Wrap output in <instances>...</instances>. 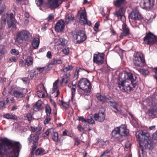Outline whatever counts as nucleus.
I'll return each mask as SVG.
<instances>
[{
    "mask_svg": "<svg viewBox=\"0 0 157 157\" xmlns=\"http://www.w3.org/2000/svg\"><path fill=\"white\" fill-rule=\"evenodd\" d=\"M73 139L75 141L74 145L75 146H78L80 144L81 140H80L77 137H74L73 138Z\"/></svg>",
    "mask_w": 157,
    "mask_h": 157,
    "instance_id": "a19ab883",
    "label": "nucleus"
},
{
    "mask_svg": "<svg viewBox=\"0 0 157 157\" xmlns=\"http://www.w3.org/2000/svg\"><path fill=\"white\" fill-rule=\"evenodd\" d=\"M105 55L103 53H98L94 55L93 61L98 65H101L104 63Z\"/></svg>",
    "mask_w": 157,
    "mask_h": 157,
    "instance_id": "f3484780",
    "label": "nucleus"
},
{
    "mask_svg": "<svg viewBox=\"0 0 157 157\" xmlns=\"http://www.w3.org/2000/svg\"><path fill=\"white\" fill-rule=\"evenodd\" d=\"M73 68L72 65H68L67 66L65 67L63 69V71L65 74L62 77V83L67 84L69 80V77L70 76V71H71Z\"/></svg>",
    "mask_w": 157,
    "mask_h": 157,
    "instance_id": "f8f14e48",
    "label": "nucleus"
},
{
    "mask_svg": "<svg viewBox=\"0 0 157 157\" xmlns=\"http://www.w3.org/2000/svg\"><path fill=\"white\" fill-rule=\"evenodd\" d=\"M78 13L79 16V20L80 23L82 22L81 21L86 19V13L85 9L79 10L78 12Z\"/></svg>",
    "mask_w": 157,
    "mask_h": 157,
    "instance_id": "393cba45",
    "label": "nucleus"
},
{
    "mask_svg": "<svg viewBox=\"0 0 157 157\" xmlns=\"http://www.w3.org/2000/svg\"><path fill=\"white\" fill-rule=\"evenodd\" d=\"M136 79L137 77L133 76L131 73L123 71L119 74L117 80V86L123 92L129 93L133 90V88L137 86Z\"/></svg>",
    "mask_w": 157,
    "mask_h": 157,
    "instance_id": "f257e3e1",
    "label": "nucleus"
},
{
    "mask_svg": "<svg viewBox=\"0 0 157 157\" xmlns=\"http://www.w3.org/2000/svg\"><path fill=\"white\" fill-rule=\"evenodd\" d=\"M52 138V140L56 142H60V140L59 139L58 133L57 132H54L53 130L52 133L51 134Z\"/></svg>",
    "mask_w": 157,
    "mask_h": 157,
    "instance_id": "c756f323",
    "label": "nucleus"
},
{
    "mask_svg": "<svg viewBox=\"0 0 157 157\" xmlns=\"http://www.w3.org/2000/svg\"><path fill=\"white\" fill-rule=\"evenodd\" d=\"M1 23L4 25L7 22L8 28L16 29L17 21L15 19L13 13H10L9 16L7 14H4L2 17Z\"/></svg>",
    "mask_w": 157,
    "mask_h": 157,
    "instance_id": "39448f33",
    "label": "nucleus"
},
{
    "mask_svg": "<svg viewBox=\"0 0 157 157\" xmlns=\"http://www.w3.org/2000/svg\"><path fill=\"white\" fill-rule=\"evenodd\" d=\"M65 22L63 20L58 21L55 25V29L57 32H60L63 31L65 27Z\"/></svg>",
    "mask_w": 157,
    "mask_h": 157,
    "instance_id": "6ab92c4d",
    "label": "nucleus"
},
{
    "mask_svg": "<svg viewBox=\"0 0 157 157\" xmlns=\"http://www.w3.org/2000/svg\"><path fill=\"white\" fill-rule=\"evenodd\" d=\"M36 76V71L34 70H32L30 71V78L31 79H33Z\"/></svg>",
    "mask_w": 157,
    "mask_h": 157,
    "instance_id": "de8ad7c7",
    "label": "nucleus"
},
{
    "mask_svg": "<svg viewBox=\"0 0 157 157\" xmlns=\"http://www.w3.org/2000/svg\"><path fill=\"white\" fill-rule=\"evenodd\" d=\"M77 128L80 132L84 133L85 131L84 128L82 127V126L80 124H79L78 125L77 127Z\"/></svg>",
    "mask_w": 157,
    "mask_h": 157,
    "instance_id": "37998d69",
    "label": "nucleus"
},
{
    "mask_svg": "<svg viewBox=\"0 0 157 157\" xmlns=\"http://www.w3.org/2000/svg\"><path fill=\"white\" fill-rule=\"evenodd\" d=\"M39 136L37 134H31L28 138L30 143H38Z\"/></svg>",
    "mask_w": 157,
    "mask_h": 157,
    "instance_id": "a878e982",
    "label": "nucleus"
},
{
    "mask_svg": "<svg viewBox=\"0 0 157 157\" xmlns=\"http://www.w3.org/2000/svg\"><path fill=\"white\" fill-rule=\"evenodd\" d=\"M33 58L30 56H28L25 59V62L27 65L29 66L33 64Z\"/></svg>",
    "mask_w": 157,
    "mask_h": 157,
    "instance_id": "e433bc0d",
    "label": "nucleus"
},
{
    "mask_svg": "<svg viewBox=\"0 0 157 157\" xmlns=\"http://www.w3.org/2000/svg\"><path fill=\"white\" fill-rule=\"evenodd\" d=\"M25 117H26L28 121H31L32 118V115L30 113H29L25 114Z\"/></svg>",
    "mask_w": 157,
    "mask_h": 157,
    "instance_id": "864d4df0",
    "label": "nucleus"
},
{
    "mask_svg": "<svg viewBox=\"0 0 157 157\" xmlns=\"http://www.w3.org/2000/svg\"><path fill=\"white\" fill-rule=\"evenodd\" d=\"M113 3L115 7L119 8L118 10L114 12L113 14L121 20L122 17L124 16V12L125 9L126 0H114Z\"/></svg>",
    "mask_w": 157,
    "mask_h": 157,
    "instance_id": "20e7f679",
    "label": "nucleus"
},
{
    "mask_svg": "<svg viewBox=\"0 0 157 157\" xmlns=\"http://www.w3.org/2000/svg\"><path fill=\"white\" fill-rule=\"evenodd\" d=\"M40 44V39L38 37L33 38L31 43L32 47L34 49H36L38 48Z\"/></svg>",
    "mask_w": 157,
    "mask_h": 157,
    "instance_id": "cd10ccee",
    "label": "nucleus"
},
{
    "mask_svg": "<svg viewBox=\"0 0 157 157\" xmlns=\"http://www.w3.org/2000/svg\"><path fill=\"white\" fill-rule=\"evenodd\" d=\"M96 98L102 104L105 102L106 100V97L105 95H101L100 93H98L96 95Z\"/></svg>",
    "mask_w": 157,
    "mask_h": 157,
    "instance_id": "c85d7f7f",
    "label": "nucleus"
},
{
    "mask_svg": "<svg viewBox=\"0 0 157 157\" xmlns=\"http://www.w3.org/2000/svg\"><path fill=\"white\" fill-rule=\"evenodd\" d=\"M31 36V35L29 31L27 30H20L16 34L15 41L21 43L24 41H28Z\"/></svg>",
    "mask_w": 157,
    "mask_h": 157,
    "instance_id": "0eeeda50",
    "label": "nucleus"
},
{
    "mask_svg": "<svg viewBox=\"0 0 157 157\" xmlns=\"http://www.w3.org/2000/svg\"><path fill=\"white\" fill-rule=\"evenodd\" d=\"M48 26V24L46 23L44 24L42 26L41 30L43 31H45Z\"/></svg>",
    "mask_w": 157,
    "mask_h": 157,
    "instance_id": "4d7b16f0",
    "label": "nucleus"
},
{
    "mask_svg": "<svg viewBox=\"0 0 157 157\" xmlns=\"http://www.w3.org/2000/svg\"><path fill=\"white\" fill-rule=\"evenodd\" d=\"M133 62L134 64L137 67H143L146 64L144 56L140 52H136L134 53Z\"/></svg>",
    "mask_w": 157,
    "mask_h": 157,
    "instance_id": "1a4fd4ad",
    "label": "nucleus"
},
{
    "mask_svg": "<svg viewBox=\"0 0 157 157\" xmlns=\"http://www.w3.org/2000/svg\"><path fill=\"white\" fill-rule=\"evenodd\" d=\"M37 69L41 72H42L44 71H46L49 70L48 67H37Z\"/></svg>",
    "mask_w": 157,
    "mask_h": 157,
    "instance_id": "a18cd8bd",
    "label": "nucleus"
},
{
    "mask_svg": "<svg viewBox=\"0 0 157 157\" xmlns=\"http://www.w3.org/2000/svg\"><path fill=\"white\" fill-rule=\"evenodd\" d=\"M99 26V23L98 22H96L95 24V25H94V29H94V30H96V29H97V30L98 29Z\"/></svg>",
    "mask_w": 157,
    "mask_h": 157,
    "instance_id": "338daca9",
    "label": "nucleus"
},
{
    "mask_svg": "<svg viewBox=\"0 0 157 157\" xmlns=\"http://www.w3.org/2000/svg\"><path fill=\"white\" fill-rule=\"evenodd\" d=\"M155 1V0H141L140 6L144 9L150 10L154 6Z\"/></svg>",
    "mask_w": 157,
    "mask_h": 157,
    "instance_id": "2eb2a0df",
    "label": "nucleus"
},
{
    "mask_svg": "<svg viewBox=\"0 0 157 157\" xmlns=\"http://www.w3.org/2000/svg\"><path fill=\"white\" fill-rule=\"evenodd\" d=\"M90 119L87 118V119L84 118L83 117H78V120L81 121L82 122L90 123H94V121L92 118V115L90 114Z\"/></svg>",
    "mask_w": 157,
    "mask_h": 157,
    "instance_id": "bb28decb",
    "label": "nucleus"
},
{
    "mask_svg": "<svg viewBox=\"0 0 157 157\" xmlns=\"http://www.w3.org/2000/svg\"><path fill=\"white\" fill-rule=\"evenodd\" d=\"M98 143H99V144H101L102 146L104 145H107L109 143V140H106L104 141L102 139H99L98 141Z\"/></svg>",
    "mask_w": 157,
    "mask_h": 157,
    "instance_id": "4c0bfd02",
    "label": "nucleus"
},
{
    "mask_svg": "<svg viewBox=\"0 0 157 157\" xmlns=\"http://www.w3.org/2000/svg\"><path fill=\"white\" fill-rule=\"evenodd\" d=\"M37 94L38 96L40 98H43L44 96V94L42 92H38Z\"/></svg>",
    "mask_w": 157,
    "mask_h": 157,
    "instance_id": "69168bd1",
    "label": "nucleus"
},
{
    "mask_svg": "<svg viewBox=\"0 0 157 157\" xmlns=\"http://www.w3.org/2000/svg\"><path fill=\"white\" fill-rule=\"evenodd\" d=\"M57 43L58 45L64 47L67 45V42L64 38H61L58 40Z\"/></svg>",
    "mask_w": 157,
    "mask_h": 157,
    "instance_id": "2f4dec72",
    "label": "nucleus"
},
{
    "mask_svg": "<svg viewBox=\"0 0 157 157\" xmlns=\"http://www.w3.org/2000/svg\"><path fill=\"white\" fill-rule=\"evenodd\" d=\"M136 136L137 140L139 142V157H141V154L143 156L144 155L146 154V152L144 151V147L145 149H152L154 144L149 134L146 131H138L136 133Z\"/></svg>",
    "mask_w": 157,
    "mask_h": 157,
    "instance_id": "7ed1b4c3",
    "label": "nucleus"
},
{
    "mask_svg": "<svg viewBox=\"0 0 157 157\" xmlns=\"http://www.w3.org/2000/svg\"><path fill=\"white\" fill-rule=\"evenodd\" d=\"M122 32L120 35V37L121 39L123 38L124 36H126L130 34V30L127 26L126 24L123 23L122 25Z\"/></svg>",
    "mask_w": 157,
    "mask_h": 157,
    "instance_id": "aec40b11",
    "label": "nucleus"
},
{
    "mask_svg": "<svg viewBox=\"0 0 157 157\" xmlns=\"http://www.w3.org/2000/svg\"><path fill=\"white\" fill-rule=\"evenodd\" d=\"M118 127H117L112 131L111 133L112 136L119 141H122V138L119 131Z\"/></svg>",
    "mask_w": 157,
    "mask_h": 157,
    "instance_id": "412c9836",
    "label": "nucleus"
},
{
    "mask_svg": "<svg viewBox=\"0 0 157 157\" xmlns=\"http://www.w3.org/2000/svg\"><path fill=\"white\" fill-rule=\"evenodd\" d=\"M46 56L49 59H51L52 58V54L50 51H49L47 52V53Z\"/></svg>",
    "mask_w": 157,
    "mask_h": 157,
    "instance_id": "0e129e2a",
    "label": "nucleus"
},
{
    "mask_svg": "<svg viewBox=\"0 0 157 157\" xmlns=\"http://www.w3.org/2000/svg\"><path fill=\"white\" fill-rule=\"evenodd\" d=\"M3 117L4 118L7 119H11L15 120H16L17 119V117L16 115L10 113L4 114Z\"/></svg>",
    "mask_w": 157,
    "mask_h": 157,
    "instance_id": "7c9ffc66",
    "label": "nucleus"
},
{
    "mask_svg": "<svg viewBox=\"0 0 157 157\" xmlns=\"http://www.w3.org/2000/svg\"><path fill=\"white\" fill-rule=\"evenodd\" d=\"M152 138L153 140L157 142V130L152 135Z\"/></svg>",
    "mask_w": 157,
    "mask_h": 157,
    "instance_id": "052dcab7",
    "label": "nucleus"
},
{
    "mask_svg": "<svg viewBox=\"0 0 157 157\" xmlns=\"http://www.w3.org/2000/svg\"><path fill=\"white\" fill-rule=\"evenodd\" d=\"M63 53L65 55H68L69 52V49L68 48L65 47L62 50Z\"/></svg>",
    "mask_w": 157,
    "mask_h": 157,
    "instance_id": "603ef678",
    "label": "nucleus"
},
{
    "mask_svg": "<svg viewBox=\"0 0 157 157\" xmlns=\"http://www.w3.org/2000/svg\"><path fill=\"white\" fill-rule=\"evenodd\" d=\"M21 148L19 142L2 138L0 142V156L4 155L7 157H17Z\"/></svg>",
    "mask_w": 157,
    "mask_h": 157,
    "instance_id": "f03ea898",
    "label": "nucleus"
},
{
    "mask_svg": "<svg viewBox=\"0 0 157 157\" xmlns=\"http://www.w3.org/2000/svg\"><path fill=\"white\" fill-rule=\"evenodd\" d=\"M143 40L145 44L151 46L157 42V37L153 33L149 31L145 33Z\"/></svg>",
    "mask_w": 157,
    "mask_h": 157,
    "instance_id": "9d476101",
    "label": "nucleus"
},
{
    "mask_svg": "<svg viewBox=\"0 0 157 157\" xmlns=\"http://www.w3.org/2000/svg\"><path fill=\"white\" fill-rule=\"evenodd\" d=\"M79 71H79V69H78V67H77L75 72V74L74 77V78L75 79L78 78L79 75Z\"/></svg>",
    "mask_w": 157,
    "mask_h": 157,
    "instance_id": "c03bdc74",
    "label": "nucleus"
},
{
    "mask_svg": "<svg viewBox=\"0 0 157 157\" xmlns=\"http://www.w3.org/2000/svg\"><path fill=\"white\" fill-rule=\"evenodd\" d=\"M9 101V98H6V100H2L0 101V108H5V105Z\"/></svg>",
    "mask_w": 157,
    "mask_h": 157,
    "instance_id": "c9c22d12",
    "label": "nucleus"
},
{
    "mask_svg": "<svg viewBox=\"0 0 157 157\" xmlns=\"http://www.w3.org/2000/svg\"><path fill=\"white\" fill-rule=\"evenodd\" d=\"M17 57L15 56H13L9 59V61H10V62H17Z\"/></svg>",
    "mask_w": 157,
    "mask_h": 157,
    "instance_id": "6e6d98bb",
    "label": "nucleus"
},
{
    "mask_svg": "<svg viewBox=\"0 0 157 157\" xmlns=\"http://www.w3.org/2000/svg\"><path fill=\"white\" fill-rule=\"evenodd\" d=\"M147 105L152 108L149 110L148 114L149 116H155L157 114V101L154 97H149L146 99Z\"/></svg>",
    "mask_w": 157,
    "mask_h": 157,
    "instance_id": "423d86ee",
    "label": "nucleus"
},
{
    "mask_svg": "<svg viewBox=\"0 0 157 157\" xmlns=\"http://www.w3.org/2000/svg\"><path fill=\"white\" fill-rule=\"evenodd\" d=\"M77 86L83 90L84 92L90 93L91 91V84L89 80L86 78H80L78 82Z\"/></svg>",
    "mask_w": 157,
    "mask_h": 157,
    "instance_id": "6e6552de",
    "label": "nucleus"
},
{
    "mask_svg": "<svg viewBox=\"0 0 157 157\" xmlns=\"http://www.w3.org/2000/svg\"><path fill=\"white\" fill-rule=\"evenodd\" d=\"M61 103L62 105L64 107L67 108H68L69 105L67 103H66L65 102L63 101H61Z\"/></svg>",
    "mask_w": 157,
    "mask_h": 157,
    "instance_id": "e2e57ef3",
    "label": "nucleus"
},
{
    "mask_svg": "<svg viewBox=\"0 0 157 157\" xmlns=\"http://www.w3.org/2000/svg\"><path fill=\"white\" fill-rule=\"evenodd\" d=\"M62 2V0H48V5L51 9L57 8Z\"/></svg>",
    "mask_w": 157,
    "mask_h": 157,
    "instance_id": "a211bd4d",
    "label": "nucleus"
},
{
    "mask_svg": "<svg viewBox=\"0 0 157 157\" xmlns=\"http://www.w3.org/2000/svg\"><path fill=\"white\" fill-rule=\"evenodd\" d=\"M26 64L25 60V61H24L22 59H20L19 63L20 66L21 67H24L25 66Z\"/></svg>",
    "mask_w": 157,
    "mask_h": 157,
    "instance_id": "8fccbe9b",
    "label": "nucleus"
},
{
    "mask_svg": "<svg viewBox=\"0 0 157 157\" xmlns=\"http://www.w3.org/2000/svg\"><path fill=\"white\" fill-rule=\"evenodd\" d=\"M74 19L73 13L70 12H67L65 15V20L66 23L68 24L73 21Z\"/></svg>",
    "mask_w": 157,
    "mask_h": 157,
    "instance_id": "b1692460",
    "label": "nucleus"
},
{
    "mask_svg": "<svg viewBox=\"0 0 157 157\" xmlns=\"http://www.w3.org/2000/svg\"><path fill=\"white\" fill-rule=\"evenodd\" d=\"M153 71L155 73L153 77L157 80V67H155L153 69Z\"/></svg>",
    "mask_w": 157,
    "mask_h": 157,
    "instance_id": "5fc2aeb1",
    "label": "nucleus"
},
{
    "mask_svg": "<svg viewBox=\"0 0 157 157\" xmlns=\"http://www.w3.org/2000/svg\"><path fill=\"white\" fill-rule=\"evenodd\" d=\"M54 19V15L52 14H50L48 17L47 18L48 20V21H51L53 20Z\"/></svg>",
    "mask_w": 157,
    "mask_h": 157,
    "instance_id": "13d9d810",
    "label": "nucleus"
},
{
    "mask_svg": "<svg viewBox=\"0 0 157 157\" xmlns=\"http://www.w3.org/2000/svg\"><path fill=\"white\" fill-rule=\"evenodd\" d=\"M27 92V90L26 89L17 88L13 91L12 95L17 100L21 101L25 97Z\"/></svg>",
    "mask_w": 157,
    "mask_h": 157,
    "instance_id": "9b49d317",
    "label": "nucleus"
},
{
    "mask_svg": "<svg viewBox=\"0 0 157 157\" xmlns=\"http://www.w3.org/2000/svg\"><path fill=\"white\" fill-rule=\"evenodd\" d=\"M119 131L121 138L123 136H127L128 133V130L127 128L126 125H121L120 126L118 127Z\"/></svg>",
    "mask_w": 157,
    "mask_h": 157,
    "instance_id": "4be33fe9",
    "label": "nucleus"
},
{
    "mask_svg": "<svg viewBox=\"0 0 157 157\" xmlns=\"http://www.w3.org/2000/svg\"><path fill=\"white\" fill-rule=\"evenodd\" d=\"M51 120V117L50 116H47L46 118L44 121V124H48Z\"/></svg>",
    "mask_w": 157,
    "mask_h": 157,
    "instance_id": "49530a36",
    "label": "nucleus"
},
{
    "mask_svg": "<svg viewBox=\"0 0 157 157\" xmlns=\"http://www.w3.org/2000/svg\"><path fill=\"white\" fill-rule=\"evenodd\" d=\"M36 4L39 6L41 5L43 3V0H36Z\"/></svg>",
    "mask_w": 157,
    "mask_h": 157,
    "instance_id": "774afa93",
    "label": "nucleus"
},
{
    "mask_svg": "<svg viewBox=\"0 0 157 157\" xmlns=\"http://www.w3.org/2000/svg\"><path fill=\"white\" fill-rule=\"evenodd\" d=\"M33 145L32 147V152L34 151L36 148L38 144V143H35L33 144Z\"/></svg>",
    "mask_w": 157,
    "mask_h": 157,
    "instance_id": "680f3d73",
    "label": "nucleus"
},
{
    "mask_svg": "<svg viewBox=\"0 0 157 157\" xmlns=\"http://www.w3.org/2000/svg\"><path fill=\"white\" fill-rule=\"evenodd\" d=\"M45 112L47 116H50L51 114V109L50 106L48 105H46L45 107Z\"/></svg>",
    "mask_w": 157,
    "mask_h": 157,
    "instance_id": "58836bf2",
    "label": "nucleus"
},
{
    "mask_svg": "<svg viewBox=\"0 0 157 157\" xmlns=\"http://www.w3.org/2000/svg\"><path fill=\"white\" fill-rule=\"evenodd\" d=\"M62 63V60L61 58H58L56 56L53 58L49 63L48 67L50 65H57Z\"/></svg>",
    "mask_w": 157,
    "mask_h": 157,
    "instance_id": "5701e85b",
    "label": "nucleus"
},
{
    "mask_svg": "<svg viewBox=\"0 0 157 157\" xmlns=\"http://www.w3.org/2000/svg\"><path fill=\"white\" fill-rule=\"evenodd\" d=\"M22 80L25 84L29 83V80L28 77H24L22 78Z\"/></svg>",
    "mask_w": 157,
    "mask_h": 157,
    "instance_id": "bf43d9fd",
    "label": "nucleus"
},
{
    "mask_svg": "<svg viewBox=\"0 0 157 157\" xmlns=\"http://www.w3.org/2000/svg\"><path fill=\"white\" fill-rule=\"evenodd\" d=\"M105 109L103 107H101L99 110L98 114L95 113L94 118L96 121L101 122L104 121L105 117Z\"/></svg>",
    "mask_w": 157,
    "mask_h": 157,
    "instance_id": "dca6fc26",
    "label": "nucleus"
},
{
    "mask_svg": "<svg viewBox=\"0 0 157 157\" xmlns=\"http://www.w3.org/2000/svg\"><path fill=\"white\" fill-rule=\"evenodd\" d=\"M139 72L142 75H145L147 74L149 72V71L147 69H140L139 70Z\"/></svg>",
    "mask_w": 157,
    "mask_h": 157,
    "instance_id": "ea45409f",
    "label": "nucleus"
},
{
    "mask_svg": "<svg viewBox=\"0 0 157 157\" xmlns=\"http://www.w3.org/2000/svg\"><path fill=\"white\" fill-rule=\"evenodd\" d=\"M75 37L77 40V44H80L85 41L86 39V36L84 31L83 30H77L75 35Z\"/></svg>",
    "mask_w": 157,
    "mask_h": 157,
    "instance_id": "4468645a",
    "label": "nucleus"
},
{
    "mask_svg": "<svg viewBox=\"0 0 157 157\" xmlns=\"http://www.w3.org/2000/svg\"><path fill=\"white\" fill-rule=\"evenodd\" d=\"M129 19L138 21V22L136 21V23H138V24H141L142 20H143V17L140 13L139 10L136 9L133 10L130 16Z\"/></svg>",
    "mask_w": 157,
    "mask_h": 157,
    "instance_id": "ddd939ff",
    "label": "nucleus"
},
{
    "mask_svg": "<svg viewBox=\"0 0 157 157\" xmlns=\"http://www.w3.org/2000/svg\"><path fill=\"white\" fill-rule=\"evenodd\" d=\"M111 107L115 110H114V112L116 113H117L120 111V109L119 108V104L117 102H114L111 105Z\"/></svg>",
    "mask_w": 157,
    "mask_h": 157,
    "instance_id": "f704fd0d",
    "label": "nucleus"
},
{
    "mask_svg": "<svg viewBox=\"0 0 157 157\" xmlns=\"http://www.w3.org/2000/svg\"><path fill=\"white\" fill-rule=\"evenodd\" d=\"M47 153V151H45V150L40 147L36 150L35 154L36 155H43Z\"/></svg>",
    "mask_w": 157,
    "mask_h": 157,
    "instance_id": "72a5a7b5",
    "label": "nucleus"
},
{
    "mask_svg": "<svg viewBox=\"0 0 157 157\" xmlns=\"http://www.w3.org/2000/svg\"><path fill=\"white\" fill-rule=\"evenodd\" d=\"M10 53L13 55L16 56L18 55L19 52L18 50H16L15 49H12L10 51Z\"/></svg>",
    "mask_w": 157,
    "mask_h": 157,
    "instance_id": "09e8293b",
    "label": "nucleus"
},
{
    "mask_svg": "<svg viewBox=\"0 0 157 157\" xmlns=\"http://www.w3.org/2000/svg\"><path fill=\"white\" fill-rule=\"evenodd\" d=\"M53 129L52 128H50L49 129H47L45 132V134L47 136H48L49 135L52 133Z\"/></svg>",
    "mask_w": 157,
    "mask_h": 157,
    "instance_id": "3c124183",
    "label": "nucleus"
},
{
    "mask_svg": "<svg viewBox=\"0 0 157 157\" xmlns=\"http://www.w3.org/2000/svg\"><path fill=\"white\" fill-rule=\"evenodd\" d=\"M82 22L81 23L83 24H86L88 26H91L92 24L91 21H90L88 20L87 19V18L86 19L84 20L83 21H81Z\"/></svg>",
    "mask_w": 157,
    "mask_h": 157,
    "instance_id": "79ce46f5",
    "label": "nucleus"
},
{
    "mask_svg": "<svg viewBox=\"0 0 157 157\" xmlns=\"http://www.w3.org/2000/svg\"><path fill=\"white\" fill-rule=\"evenodd\" d=\"M42 105L41 101H38L33 106L34 110L36 111L40 109Z\"/></svg>",
    "mask_w": 157,
    "mask_h": 157,
    "instance_id": "473e14b6",
    "label": "nucleus"
}]
</instances>
